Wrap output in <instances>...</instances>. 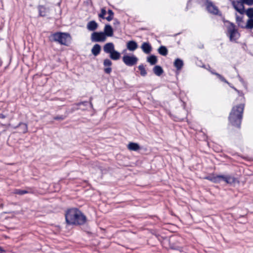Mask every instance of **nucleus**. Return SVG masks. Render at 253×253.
I'll list each match as a JSON object with an SVG mask.
<instances>
[{"label":"nucleus","mask_w":253,"mask_h":253,"mask_svg":"<svg viewBox=\"0 0 253 253\" xmlns=\"http://www.w3.org/2000/svg\"><path fill=\"white\" fill-rule=\"evenodd\" d=\"M243 3H246L248 5H252L253 3V0L248 1V0H243Z\"/></svg>","instance_id":"473e14b6"},{"label":"nucleus","mask_w":253,"mask_h":253,"mask_svg":"<svg viewBox=\"0 0 253 253\" xmlns=\"http://www.w3.org/2000/svg\"><path fill=\"white\" fill-rule=\"evenodd\" d=\"M205 178L211 181V179L213 178V175L206 177Z\"/></svg>","instance_id":"c9c22d12"},{"label":"nucleus","mask_w":253,"mask_h":253,"mask_svg":"<svg viewBox=\"0 0 253 253\" xmlns=\"http://www.w3.org/2000/svg\"><path fill=\"white\" fill-rule=\"evenodd\" d=\"M141 48L146 54L149 53L152 49L151 45L147 42H144L141 45Z\"/></svg>","instance_id":"dca6fc26"},{"label":"nucleus","mask_w":253,"mask_h":253,"mask_svg":"<svg viewBox=\"0 0 253 253\" xmlns=\"http://www.w3.org/2000/svg\"><path fill=\"white\" fill-rule=\"evenodd\" d=\"M246 14L249 18L253 19V8H248L246 11Z\"/></svg>","instance_id":"bb28decb"},{"label":"nucleus","mask_w":253,"mask_h":253,"mask_svg":"<svg viewBox=\"0 0 253 253\" xmlns=\"http://www.w3.org/2000/svg\"><path fill=\"white\" fill-rule=\"evenodd\" d=\"M244 107V105L241 104L233 108L229 116V120L233 125H236V123L238 125V122L240 123Z\"/></svg>","instance_id":"f03ea898"},{"label":"nucleus","mask_w":253,"mask_h":253,"mask_svg":"<svg viewBox=\"0 0 253 253\" xmlns=\"http://www.w3.org/2000/svg\"><path fill=\"white\" fill-rule=\"evenodd\" d=\"M174 65L178 70H179L182 67L183 63L181 60L179 59H176L174 61Z\"/></svg>","instance_id":"412c9836"},{"label":"nucleus","mask_w":253,"mask_h":253,"mask_svg":"<svg viewBox=\"0 0 253 253\" xmlns=\"http://www.w3.org/2000/svg\"><path fill=\"white\" fill-rule=\"evenodd\" d=\"M91 40L94 42H103L106 40V37L103 32H93L91 35Z\"/></svg>","instance_id":"39448f33"},{"label":"nucleus","mask_w":253,"mask_h":253,"mask_svg":"<svg viewBox=\"0 0 253 253\" xmlns=\"http://www.w3.org/2000/svg\"><path fill=\"white\" fill-rule=\"evenodd\" d=\"M26 193H27V191H20L17 192L18 194H20V195L24 194Z\"/></svg>","instance_id":"4c0bfd02"},{"label":"nucleus","mask_w":253,"mask_h":253,"mask_svg":"<svg viewBox=\"0 0 253 253\" xmlns=\"http://www.w3.org/2000/svg\"><path fill=\"white\" fill-rule=\"evenodd\" d=\"M70 35L65 33H56L52 34L50 37L51 41L57 42L61 44L66 45H67V41L70 40Z\"/></svg>","instance_id":"7ed1b4c3"},{"label":"nucleus","mask_w":253,"mask_h":253,"mask_svg":"<svg viewBox=\"0 0 253 253\" xmlns=\"http://www.w3.org/2000/svg\"><path fill=\"white\" fill-rule=\"evenodd\" d=\"M232 5L234 8L240 13L243 14L244 13V6L243 1L240 2L238 1H233Z\"/></svg>","instance_id":"6e6552de"},{"label":"nucleus","mask_w":253,"mask_h":253,"mask_svg":"<svg viewBox=\"0 0 253 253\" xmlns=\"http://www.w3.org/2000/svg\"><path fill=\"white\" fill-rule=\"evenodd\" d=\"M228 31L229 34L230 40L231 41H235L239 37V34L235 28V25L232 23L228 28Z\"/></svg>","instance_id":"423d86ee"},{"label":"nucleus","mask_w":253,"mask_h":253,"mask_svg":"<svg viewBox=\"0 0 253 253\" xmlns=\"http://www.w3.org/2000/svg\"><path fill=\"white\" fill-rule=\"evenodd\" d=\"M103 64L104 66L110 67L112 65V62L110 59H106L104 60Z\"/></svg>","instance_id":"c85d7f7f"},{"label":"nucleus","mask_w":253,"mask_h":253,"mask_svg":"<svg viewBox=\"0 0 253 253\" xmlns=\"http://www.w3.org/2000/svg\"><path fill=\"white\" fill-rule=\"evenodd\" d=\"M106 14V11L104 8L101 9V13L99 14V17L102 18H105V15Z\"/></svg>","instance_id":"c756f323"},{"label":"nucleus","mask_w":253,"mask_h":253,"mask_svg":"<svg viewBox=\"0 0 253 253\" xmlns=\"http://www.w3.org/2000/svg\"><path fill=\"white\" fill-rule=\"evenodd\" d=\"M138 69L140 71V74L141 76H145L146 75L147 72L143 65H139L138 66Z\"/></svg>","instance_id":"cd10ccee"},{"label":"nucleus","mask_w":253,"mask_h":253,"mask_svg":"<svg viewBox=\"0 0 253 253\" xmlns=\"http://www.w3.org/2000/svg\"><path fill=\"white\" fill-rule=\"evenodd\" d=\"M171 248L173 250H177L179 252H181L182 251L181 247H175L172 245L171 246Z\"/></svg>","instance_id":"2f4dec72"},{"label":"nucleus","mask_w":253,"mask_h":253,"mask_svg":"<svg viewBox=\"0 0 253 253\" xmlns=\"http://www.w3.org/2000/svg\"><path fill=\"white\" fill-rule=\"evenodd\" d=\"M5 118V116L2 114H0V118Z\"/></svg>","instance_id":"a19ab883"},{"label":"nucleus","mask_w":253,"mask_h":253,"mask_svg":"<svg viewBox=\"0 0 253 253\" xmlns=\"http://www.w3.org/2000/svg\"><path fill=\"white\" fill-rule=\"evenodd\" d=\"M153 71L157 76H160L163 72L162 68L159 66H156L154 67Z\"/></svg>","instance_id":"4be33fe9"},{"label":"nucleus","mask_w":253,"mask_h":253,"mask_svg":"<svg viewBox=\"0 0 253 253\" xmlns=\"http://www.w3.org/2000/svg\"><path fill=\"white\" fill-rule=\"evenodd\" d=\"M147 61L151 65H154L157 62V58L155 55H151L150 57L147 58Z\"/></svg>","instance_id":"393cba45"},{"label":"nucleus","mask_w":253,"mask_h":253,"mask_svg":"<svg viewBox=\"0 0 253 253\" xmlns=\"http://www.w3.org/2000/svg\"><path fill=\"white\" fill-rule=\"evenodd\" d=\"M97 27L98 24L94 21H91L89 22L87 25V29L91 31L95 30Z\"/></svg>","instance_id":"2eb2a0df"},{"label":"nucleus","mask_w":253,"mask_h":253,"mask_svg":"<svg viewBox=\"0 0 253 253\" xmlns=\"http://www.w3.org/2000/svg\"><path fill=\"white\" fill-rule=\"evenodd\" d=\"M111 68L110 67H108L104 69V71L107 74H110L111 72Z\"/></svg>","instance_id":"72a5a7b5"},{"label":"nucleus","mask_w":253,"mask_h":253,"mask_svg":"<svg viewBox=\"0 0 253 253\" xmlns=\"http://www.w3.org/2000/svg\"><path fill=\"white\" fill-rule=\"evenodd\" d=\"M224 175H213V178L211 179V181L214 183H219L221 180H223Z\"/></svg>","instance_id":"aec40b11"},{"label":"nucleus","mask_w":253,"mask_h":253,"mask_svg":"<svg viewBox=\"0 0 253 253\" xmlns=\"http://www.w3.org/2000/svg\"><path fill=\"white\" fill-rule=\"evenodd\" d=\"M100 45L98 44H96L93 46L91 49V52L94 56H96L100 53Z\"/></svg>","instance_id":"6ab92c4d"},{"label":"nucleus","mask_w":253,"mask_h":253,"mask_svg":"<svg viewBox=\"0 0 253 253\" xmlns=\"http://www.w3.org/2000/svg\"><path fill=\"white\" fill-rule=\"evenodd\" d=\"M158 52L160 54L165 56L168 53V50L165 46H161L158 49Z\"/></svg>","instance_id":"a878e982"},{"label":"nucleus","mask_w":253,"mask_h":253,"mask_svg":"<svg viewBox=\"0 0 253 253\" xmlns=\"http://www.w3.org/2000/svg\"><path fill=\"white\" fill-rule=\"evenodd\" d=\"M5 251L1 247H0V253H4Z\"/></svg>","instance_id":"58836bf2"},{"label":"nucleus","mask_w":253,"mask_h":253,"mask_svg":"<svg viewBox=\"0 0 253 253\" xmlns=\"http://www.w3.org/2000/svg\"><path fill=\"white\" fill-rule=\"evenodd\" d=\"M107 21H110L111 20H112L113 18V16L112 15H109L107 17H105V18Z\"/></svg>","instance_id":"f704fd0d"},{"label":"nucleus","mask_w":253,"mask_h":253,"mask_svg":"<svg viewBox=\"0 0 253 253\" xmlns=\"http://www.w3.org/2000/svg\"><path fill=\"white\" fill-rule=\"evenodd\" d=\"M104 34L106 37H112L113 35V30L110 25H106L104 29Z\"/></svg>","instance_id":"f8f14e48"},{"label":"nucleus","mask_w":253,"mask_h":253,"mask_svg":"<svg viewBox=\"0 0 253 253\" xmlns=\"http://www.w3.org/2000/svg\"><path fill=\"white\" fill-rule=\"evenodd\" d=\"M115 25H119L120 24L118 20H115L114 22Z\"/></svg>","instance_id":"ea45409f"},{"label":"nucleus","mask_w":253,"mask_h":253,"mask_svg":"<svg viewBox=\"0 0 253 253\" xmlns=\"http://www.w3.org/2000/svg\"><path fill=\"white\" fill-rule=\"evenodd\" d=\"M246 29H253V19L249 18L246 23L244 24V28Z\"/></svg>","instance_id":"a211bd4d"},{"label":"nucleus","mask_w":253,"mask_h":253,"mask_svg":"<svg viewBox=\"0 0 253 253\" xmlns=\"http://www.w3.org/2000/svg\"><path fill=\"white\" fill-rule=\"evenodd\" d=\"M223 181L227 184L235 185L236 184H239V181L235 177L229 175H224Z\"/></svg>","instance_id":"0eeeda50"},{"label":"nucleus","mask_w":253,"mask_h":253,"mask_svg":"<svg viewBox=\"0 0 253 253\" xmlns=\"http://www.w3.org/2000/svg\"><path fill=\"white\" fill-rule=\"evenodd\" d=\"M126 47L130 51H134L138 47L137 43L133 41H130L127 42Z\"/></svg>","instance_id":"9b49d317"},{"label":"nucleus","mask_w":253,"mask_h":253,"mask_svg":"<svg viewBox=\"0 0 253 253\" xmlns=\"http://www.w3.org/2000/svg\"><path fill=\"white\" fill-rule=\"evenodd\" d=\"M66 222L70 225H83L86 221L85 216L76 208L68 210L65 214Z\"/></svg>","instance_id":"f257e3e1"},{"label":"nucleus","mask_w":253,"mask_h":253,"mask_svg":"<svg viewBox=\"0 0 253 253\" xmlns=\"http://www.w3.org/2000/svg\"><path fill=\"white\" fill-rule=\"evenodd\" d=\"M108 13L110 16L111 15L114 16V13L112 11V10H109L108 11Z\"/></svg>","instance_id":"e433bc0d"},{"label":"nucleus","mask_w":253,"mask_h":253,"mask_svg":"<svg viewBox=\"0 0 253 253\" xmlns=\"http://www.w3.org/2000/svg\"><path fill=\"white\" fill-rule=\"evenodd\" d=\"M110 57L114 60H118L121 57V54L117 51L114 50L110 54Z\"/></svg>","instance_id":"f3484780"},{"label":"nucleus","mask_w":253,"mask_h":253,"mask_svg":"<svg viewBox=\"0 0 253 253\" xmlns=\"http://www.w3.org/2000/svg\"><path fill=\"white\" fill-rule=\"evenodd\" d=\"M207 8L209 12L213 14H218L219 11L216 6L211 2H207Z\"/></svg>","instance_id":"1a4fd4ad"},{"label":"nucleus","mask_w":253,"mask_h":253,"mask_svg":"<svg viewBox=\"0 0 253 253\" xmlns=\"http://www.w3.org/2000/svg\"><path fill=\"white\" fill-rule=\"evenodd\" d=\"M123 61L126 65L132 66L137 63L138 58L134 55H125L123 57Z\"/></svg>","instance_id":"20e7f679"},{"label":"nucleus","mask_w":253,"mask_h":253,"mask_svg":"<svg viewBox=\"0 0 253 253\" xmlns=\"http://www.w3.org/2000/svg\"><path fill=\"white\" fill-rule=\"evenodd\" d=\"M214 74L216 75L221 81H222L226 83H228V82L226 81V80L224 78H223L221 75H220L219 74H218L217 73H215Z\"/></svg>","instance_id":"7c9ffc66"},{"label":"nucleus","mask_w":253,"mask_h":253,"mask_svg":"<svg viewBox=\"0 0 253 253\" xmlns=\"http://www.w3.org/2000/svg\"><path fill=\"white\" fill-rule=\"evenodd\" d=\"M236 22L239 27L243 28L244 26V23L243 20V17H240L238 15H236Z\"/></svg>","instance_id":"5701e85b"},{"label":"nucleus","mask_w":253,"mask_h":253,"mask_svg":"<svg viewBox=\"0 0 253 253\" xmlns=\"http://www.w3.org/2000/svg\"><path fill=\"white\" fill-rule=\"evenodd\" d=\"M127 148L130 151H136L140 149V147L138 144L134 142H130L128 144Z\"/></svg>","instance_id":"ddd939ff"},{"label":"nucleus","mask_w":253,"mask_h":253,"mask_svg":"<svg viewBox=\"0 0 253 253\" xmlns=\"http://www.w3.org/2000/svg\"><path fill=\"white\" fill-rule=\"evenodd\" d=\"M60 2H61V1H59V2L58 3V5H60Z\"/></svg>","instance_id":"79ce46f5"},{"label":"nucleus","mask_w":253,"mask_h":253,"mask_svg":"<svg viewBox=\"0 0 253 253\" xmlns=\"http://www.w3.org/2000/svg\"><path fill=\"white\" fill-rule=\"evenodd\" d=\"M39 14L41 16H45L49 12V8L44 6L40 5L39 6Z\"/></svg>","instance_id":"4468645a"},{"label":"nucleus","mask_w":253,"mask_h":253,"mask_svg":"<svg viewBox=\"0 0 253 253\" xmlns=\"http://www.w3.org/2000/svg\"><path fill=\"white\" fill-rule=\"evenodd\" d=\"M18 126L20 127V130H19L20 132L26 133L27 131L28 127L26 124L20 123Z\"/></svg>","instance_id":"b1692460"},{"label":"nucleus","mask_w":253,"mask_h":253,"mask_svg":"<svg viewBox=\"0 0 253 253\" xmlns=\"http://www.w3.org/2000/svg\"><path fill=\"white\" fill-rule=\"evenodd\" d=\"M103 50L105 52L110 54L115 50V46L112 42H108L103 46Z\"/></svg>","instance_id":"9d476101"}]
</instances>
